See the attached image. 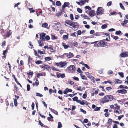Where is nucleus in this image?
Returning a JSON list of instances; mask_svg holds the SVG:
<instances>
[{"mask_svg":"<svg viewBox=\"0 0 128 128\" xmlns=\"http://www.w3.org/2000/svg\"><path fill=\"white\" fill-rule=\"evenodd\" d=\"M112 96L108 95L104 96L100 99V102L101 103L104 104L112 101L114 99Z\"/></svg>","mask_w":128,"mask_h":128,"instance_id":"obj_1","label":"nucleus"},{"mask_svg":"<svg viewBox=\"0 0 128 128\" xmlns=\"http://www.w3.org/2000/svg\"><path fill=\"white\" fill-rule=\"evenodd\" d=\"M98 43L97 45L98 47H104L106 46L107 43L106 42L103 41L102 40L98 41Z\"/></svg>","mask_w":128,"mask_h":128,"instance_id":"obj_2","label":"nucleus"},{"mask_svg":"<svg viewBox=\"0 0 128 128\" xmlns=\"http://www.w3.org/2000/svg\"><path fill=\"white\" fill-rule=\"evenodd\" d=\"M104 10L102 7H100L98 8L96 13L98 15H100L104 14Z\"/></svg>","mask_w":128,"mask_h":128,"instance_id":"obj_3","label":"nucleus"},{"mask_svg":"<svg viewBox=\"0 0 128 128\" xmlns=\"http://www.w3.org/2000/svg\"><path fill=\"white\" fill-rule=\"evenodd\" d=\"M67 63L66 61L64 62H60L58 63H56V64L57 66H60V67H63L65 65H66Z\"/></svg>","mask_w":128,"mask_h":128,"instance_id":"obj_4","label":"nucleus"},{"mask_svg":"<svg viewBox=\"0 0 128 128\" xmlns=\"http://www.w3.org/2000/svg\"><path fill=\"white\" fill-rule=\"evenodd\" d=\"M67 68L71 72H73L76 69L75 66L73 65L70 66L68 67Z\"/></svg>","mask_w":128,"mask_h":128,"instance_id":"obj_5","label":"nucleus"},{"mask_svg":"<svg viewBox=\"0 0 128 128\" xmlns=\"http://www.w3.org/2000/svg\"><path fill=\"white\" fill-rule=\"evenodd\" d=\"M69 5L70 3L68 2H65L64 4L62 6V10H64V8H65L66 7L68 6V8H69Z\"/></svg>","mask_w":128,"mask_h":128,"instance_id":"obj_6","label":"nucleus"},{"mask_svg":"<svg viewBox=\"0 0 128 128\" xmlns=\"http://www.w3.org/2000/svg\"><path fill=\"white\" fill-rule=\"evenodd\" d=\"M122 58H125L128 56V52H122L120 55Z\"/></svg>","mask_w":128,"mask_h":128,"instance_id":"obj_7","label":"nucleus"},{"mask_svg":"<svg viewBox=\"0 0 128 128\" xmlns=\"http://www.w3.org/2000/svg\"><path fill=\"white\" fill-rule=\"evenodd\" d=\"M46 34L44 32L41 33L40 34V40H42V41H44L45 40V36Z\"/></svg>","mask_w":128,"mask_h":128,"instance_id":"obj_8","label":"nucleus"},{"mask_svg":"<svg viewBox=\"0 0 128 128\" xmlns=\"http://www.w3.org/2000/svg\"><path fill=\"white\" fill-rule=\"evenodd\" d=\"M72 26L74 28H78L79 26L78 23L76 22H73L72 21Z\"/></svg>","mask_w":128,"mask_h":128,"instance_id":"obj_9","label":"nucleus"},{"mask_svg":"<svg viewBox=\"0 0 128 128\" xmlns=\"http://www.w3.org/2000/svg\"><path fill=\"white\" fill-rule=\"evenodd\" d=\"M117 92L119 93L123 94H125L127 93V90L124 89L118 90H117Z\"/></svg>","mask_w":128,"mask_h":128,"instance_id":"obj_10","label":"nucleus"},{"mask_svg":"<svg viewBox=\"0 0 128 128\" xmlns=\"http://www.w3.org/2000/svg\"><path fill=\"white\" fill-rule=\"evenodd\" d=\"M72 21L68 20H66L65 22V24H64L65 26H67V25H66V24L70 26H72Z\"/></svg>","mask_w":128,"mask_h":128,"instance_id":"obj_11","label":"nucleus"},{"mask_svg":"<svg viewBox=\"0 0 128 128\" xmlns=\"http://www.w3.org/2000/svg\"><path fill=\"white\" fill-rule=\"evenodd\" d=\"M94 14L95 11L94 10H91L89 12V14L91 17H92L94 16Z\"/></svg>","mask_w":128,"mask_h":128,"instance_id":"obj_12","label":"nucleus"},{"mask_svg":"<svg viewBox=\"0 0 128 128\" xmlns=\"http://www.w3.org/2000/svg\"><path fill=\"white\" fill-rule=\"evenodd\" d=\"M42 68H45L47 70H49L50 68V66L48 65H46L45 64H43L42 66Z\"/></svg>","mask_w":128,"mask_h":128,"instance_id":"obj_13","label":"nucleus"},{"mask_svg":"<svg viewBox=\"0 0 128 128\" xmlns=\"http://www.w3.org/2000/svg\"><path fill=\"white\" fill-rule=\"evenodd\" d=\"M114 82L115 84H122V81L118 79H115L114 80Z\"/></svg>","mask_w":128,"mask_h":128,"instance_id":"obj_14","label":"nucleus"},{"mask_svg":"<svg viewBox=\"0 0 128 128\" xmlns=\"http://www.w3.org/2000/svg\"><path fill=\"white\" fill-rule=\"evenodd\" d=\"M42 41V40H38V42L39 44V46H42L44 45Z\"/></svg>","mask_w":128,"mask_h":128,"instance_id":"obj_15","label":"nucleus"},{"mask_svg":"<svg viewBox=\"0 0 128 128\" xmlns=\"http://www.w3.org/2000/svg\"><path fill=\"white\" fill-rule=\"evenodd\" d=\"M81 16L83 18L86 19L87 20L90 19L88 16L84 14H82L81 15Z\"/></svg>","mask_w":128,"mask_h":128,"instance_id":"obj_16","label":"nucleus"},{"mask_svg":"<svg viewBox=\"0 0 128 128\" xmlns=\"http://www.w3.org/2000/svg\"><path fill=\"white\" fill-rule=\"evenodd\" d=\"M64 10H62V9L60 12H58L56 14V16L58 17L60 16L64 12Z\"/></svg>","mask_w":128,"mask_h":128,"instance_id":"obj_17","label":"nucleus"},{"mask_svg":"<svg viewBox=\"0 0 128 128\" xmlns=\"http://www.w3.org/2000/svg\"><path fill=\"white\" fill-rule=\"evenodd\" d=\"M94 35L96 36H100L102 35V32H96L94 34Z\"/></svg>","mask_w":128,"mask_h":128,"instance_id":"obj_18","label":"nucleus"},{"mask_svg":"<svg viewBox=\"0 0 128 128\" xmlns=\"http://www.w3.org/2000/svg\"><path fill=\"white\" fill-rule=\"evenodd\" d=\"M11 33L10 32V31L9 30L8 32L6 34V35H4V36H6V37H9L10 35L11 34Z\"/></svg>","mask_w":128,"mask_h":128,"instance_id":"obj_19","label":"nucleus"},{"mask_svg":"<svg viewBox=\"0 0 128 128\" xmlns=\"http://www.w3.org/2000/svg\"><path fill=\"white\" fill-rule=\"evenodd\" d=\"M119 88H123V89H127L128 88V87L126 86H124V85H121L119 86Z\"/></svg>","mask_w":128,"mask_h":128,"instance_id":"obj_20","label":"nucleus"},{"mask_svg":"<svg viewBox=\"0 0 128 128\" xmlns=\"http://www.w3.org/2000/svg\"><path fill=\"white\" fill-rule=\"evenodd\" d=\"M62 45L63 46L64 48L66 49L68 48L69 47V45H66V44L64 43H62Z\"/></svg>","mask_w":128,"mask_h":128,"instance_id":"obj_21","label":"nucleus"},{"mask_svg":"<svg viewBox=\"0 0 128 128\" xmlns=\"http://www.w3.org/2000/svg\"><path fill=\"white\" fill-rule=\"evenodd\" d=\"M50 110L52 112L54 113L56 115H58V112L54 109H52V108H51V109Z\"/></svg>","mask_w":128,"mask_h":128,"instance_id":"obj_22","label":"nucleus"},{"mask_svg":"<svg viewBox=\"0 0 128 128\" xmlns=\"http://www.w3.org/2000/svg\"><path fill=\"white\" fill-rule=\"evenodd\" d=\"M76 32H74L73 33H72L70 34V35L71 36H72L74 37H75L76 38H78V36L77 35V36H76Z\"/></svg>","mask_w":128,"mask_h":128,"instance_id":"obj_23","label":"nucleus"},{"mask_svg":"<svg viewBox=\"0 0 128 128\" xmlns=\"http://www.w3.org/2000/svg\"><path fill=\"white\" fill-rule=\"evenodd\" d=\"M128 21L127 20H125L121 24V25L123 26H125L124 24L128 23Z\"/></svg>","mask_w":128,"mask_h":128,"instance_id":"obj_24","label":"nucleus"},{"mask_svg":"<svg viewBox=\"0 0 128 128\" xmlns=\"http://www.w3.org/2000/svg\"><path fill=\"white\" fill-rule=\"evenodd\" d=\"M4 31L2 28H0V33H1L2 35L4 36Z\"/></svg>","mask_w":128,"mask_h":128,"instance_id":"obj_25","label":"nucleus"},{"mask_svg":"<svg viewBox=\"0 0 128 128\" xmlns=\"http://www.w3.org/2000/svg\"><path fill=\"white\" fill-rule=\"evenodd\" d=\"M114 105L115 106V107H114L115 110H119L120 109V106L118 105L117 104H114Z\"/></svg>","mask_w":128,"mask_h":128,"instance_id":"obj_26","label":"nucleus"},{"mask_svg":"<svg viewBox=\"0 0 128 128\" xmlns=\"http://www.w3.org/2000/svg\"><path fill=\"white\" fill-rule=\"evenodd\" d=\"M56 4L57 6H61L62 4L60 1H57L56 2Z\"/></svg>","mask_w":128,"mask_h":128,"instance_id":"obj_27","label":"nucleus"},{"mask_svg":"<svg viewBox=\"0 0 128 128\" xmlns=\"http://www.w3.org/2000/svg\"><path fill=\"white\" fill-rule=\"evenodd\" d=\"M29 47L30 48L32 49L34 48L31 42L30 41L29 42Z\"/></svg>","mask_w":128,"mask_h":128,"instance_id":"obj_28","label":"nucleus"},{"mask_svg":"<svg viewBox=\"0 0 128 128\" xmlns=\"http://www.w3.org/2000/svg\"><path fill=\"white\" fill-rule=\"evenodd\" d=\"M73 54L70 52L69 54H68V55L67 56V57L70 58L72 57L73 56Z\"/></svg>","mask_w":128,"mask_h":128,"instance_id":"obj_29","label":"nucleus"},{"mask_svg":"<svg viewBox=\"0 0 128 128\" xmlns=\"http://www.w3.org/2000/svg\"><path fill=\"white\" fill-rule=\"evenodd\" d=\"M48 26V24L46 23H44L42 24V26L43 27L47 28Z\"/></svg>","mask_w":128,"mask_h":128,"instance_id":"obj_30","label":"nucleus"},{"mask_svg":"<svg viewBox=\"0 0 128 128\" xmlns=\"http://www.w3.org/2000/svg\"><path fill=\"white\" fill-rule=\"evenodd\" d=\"M102 35H106V36H108L109 37V39H110V36L108 34V33H104V32H102Z\"/></svg>","mask_w":128,"mask_h":128,"instance_id":"obj_31","label":"nucleus"},{"mask_svg":"<svg viewBox=\"0 0 128 128\" xmlns=\"http://www.w3.org/2000/svg\"><path fill=\"white\" fill-rule=\"evenodd\" d=\"M44 59L46 61H49L51 60V58L50 57H47L45 58Z\"/></svg>","mask_w":128,"mask_h":128,"instance_id":"obj_32","label":"nucleus"},{"mask_svg":"<svg viewBox=\"0 0 128 128\" xmlns=\"http://www.w3.org/2000/svg\"><path fill=\"white\" fill-rule=\"evenodd\" d=\"M14 88L16 92H18L19 90V88L15 84L14 85Z\"/></svg>","mask_w":128,"mask_h":128,"instance_id":"obj_33","label":"nucleus"},{"mask_svg":"<svg viewBox=\"0 0 128 128\" xmlns=\"http://www.w3.org/2000/svg\"><path fill=\"white\" fill-rule=\"evenodd\" d=\"M34 55L35 56L40 58V57L39 55V54L37 53V52L36 50H34Z\"/></svg>","mask_w":128,"mask_h":128,"instance_id":"obj_34","label":"nucleus"},{"mask_svg":"<svg viewBox=\"0 0 128 128\" xmlns=\"http://www.w3.org/2000/svg\"><path fill=\"white\" fill-rule=\"evenodd\" d=\"M35 62L36 64H42V61L40 60H38Z\"/></svg>","mask_w":128,"mask_h":128,"instance_id":"obj_35","label":"nucleus"},{"mask_svg":"<svg viewBox=\"0 0 128 128\" xmlns=\"http://www.w3.org/2000/svg\"><path fill=\"white\" fill-rule=\"evenodd\" d=\"M89 78H90L92 81H95V78L92 76L89 75Z\"/></svg>","mask_w":128,"mask_h":128,"instance_id":"obj_36","label":"nucleus"},{"mask_svg":"<svg viewBox=\"0 0 128 128\" xmlns=\"http://www.w3.org/2000/svg\"><path fill=\"white\" fill-rule=\"evenodd\" d=\"M118 74L122 78H123L124 77V73L122 72H119Z\"/></svg>","mask_w":128,"mask_h":128,"instance_id":"obj_37","label":"nucleus"},{"mask_svg":"<svg viewBox=\"0 0 128 128\" xmlns=\"http://www.w3.org/2000/svg\"><path fill=\"white\" fill-rule=\"evenodd\" d=\"M14 106H17L18 105L17 101L16 98L14 99Z\"/></svg>","mask_w":128,"mask_h":128,"instance_id":"obj_38","label":"nucleus"},{"mask_svg":"<svg viewBox=\"0 0 128 128\" xmlns=\"http://www.w3.org/2000/svg\"><path fill=\"white\" fill-rule=\"evenodd\" d=\"M52 69L53 70H55L58 71H60L57 70L56 68L54 67V66H52L51 67Z\"/></svg>","mask_w":128,"mask_h":128,"instance_id":"obj_39","label":"nucleus"},{"mask_svg":"<svg viewBox=\"0 0 128 128\" xmlns=\"http://www.w3.org/2000/svg\"><path fill=\"white\" fill-rule=\"evenodd\" d=\"M112 90V88L110 87H108L106 88V90L107 91V92H110V90Z\"/></svg>","mask_w":128,"mask_h":128,"instance_id":"obj_40","label":"nucleus"},{"mask_svg":"<svg viewBox=\"0 0 128 128\" xmlns=\"http://www.w3.org/2000/svg\"><path fill=\"white\" fill-rule=\"evenodd\" d=\"M101 107H96L95 108L94 110V111H99L100 110Z\"/></svg>","mask_w":128,"mask_h":128,"instance_id":"obj_41","label":"nucleus"},{"mask_svg":"<svg viewBox=\"0 0 128 128\" xmlns=\"http://www.w3.org/2000/svg\"><path fill=\"white\" fill-rule=\"evenodd\" d=\"M57 37H56L55 35H52L51 38L52 40H55L57 39Z\"/></svg>","mask_w":128,"mask_h":128,"instance_id":"obj_42","label":"nucleus"},{"mask_svg":"<svg viewBox=\"0 0 128 128\" xmlns=\"http://www.w3.org/2000/svg\"><path fill=\"white\" fill-rule=\"evenodd\" d=\"M83 80H87V78L86 76L84 75H83L82 74H80Z\"/></svg>","mask_w":128,"mask_h":128,"instance_id":"obj_43","label":"nucleus"},{"mask_svg":"<svg viewBox=\"0 0 128 128\" xmlns=\"http://www.w3.org/2000/svg\"><path fill=\"white\" fill-rule=\"evenodd\" d=\"M120 8L122 9H123V10H125V8H124V7L123 6L122 4V3H120Z\"/></svg>","mask_w":128,"mask_h":128,"instance_id":"obj_44","label":"nucleus"},{"mask_svg":"<svg viewBox=\"0 0 128 128\" xmlns=\"http://www.w3.org/2000/svg\"><path fill=\"white\" fill-rule=\"evenodd\" d=\"M77 10L78 12L80 13H81L82 12V10L80 8H77Z\"/></svg>","mask_w":128,"mask_h":128,"instance_id":"obj_45","label":"nucleus"},{"mask_svg":"<svg viewBox=\"0 0 128 128\" xmlns=\"http://www.w3.org/2000/svg\"><path fill=\"white\" fill-rule=\"evenodd\" d=\"M112 122V120L111 118H109L108 121L107 123L110 124L109 125H110Z\"/></svg>","mask_w":128,"mask_h":128,"instance_id":"obj_46","label":"nucleus"},{"mask_svg":"<svg viewBox=\"0 0 128 128\" xmlns=\"http://www.w3.org/2000/svg\"><path fill=\"white\" fill-rule=\"evenodd\" d=\"M36 96H37L42 97L43 96V95L40 93L37 92L36 93Z\"/></svg>","mask_w":128,"mask_h":128,"instance_id":"obj_47","label":"nucleus"},{"mask_svg":"<svg viewBox=\"0 0 128 128\" xmlns=\"http://www.w3.org/2000/svg\"><path fill=\"white\" fill-rule=\"evenodd\" d=\"M62 126L61 123L60 122H59L58 123V128H60Z\"/></svg>","mask_w":128,"mask_h":128,"instance_id":"obj_48","label":"nucleus"},{"mask_svg":"<svg viewBox=\"0 0 128 128\" xmlns=\"http://www.w3.org/2000/svg\"><path fill=\"white\" fill-rule=\"evenodd\" d=\"M68 34H67V35H64L63 36V38L64 39H67L68 38Z\"/></svg>","mask_w":128,"mask_h":128,"instance_id":"obj_49","label":"nucleus"},{"mask_svg":"<svg viewBox=\"0 0 128 128\" xmlns=\"http://www.w3.org/2000/svg\"><path fill=\"white\" fill-rule=\"evenodd\" d=\"M121 33L120 30L116 31L115 32V34L116 35H119Z\"/></svg>","mask_w":128,"mask_h":128,"instance_id":"obj_50","label":"nucleus"},{"mask_svg":"<svg viewBox=\"0 0 128 128\" xmlns=\"http://www.w3.org/2000/svg\"><path fill=\"white\" fill-rule=\"evenodd\" d=\"M107 27V26L106 24H104L102 26L101 28L102 29L106 28Z\"/></svg>","mask_w":128,"mask_h":128,"instance_id":"obj_51","label":"nucleus"},{"mask_svg":"<svg viewBox=\"0 0 128 128\" xmlns=\"http://www.w3.org/2000/svg\"><path fill=\"white\" fill-rule=\"evenodd\" d=\"M85 9H88L89 10H90L91 8L89 6H85Z\"/></svg>","mask_w":128,"mask_h":128,"instance_id":"obj_52","label":"nucleus"},{"mask_svg":"<svg viewBox=\"0 0 128 128\" xmlns=\"http://www.w3.org/2000/svg\"><path fill=\"white\" fill-rule=\"evenodd\" d=\"M99 87L100 88H102V90L104 92H106L105 91L104 89V87L103 86H99Z\"/></svg>","mask_w":128,"mask_h":128,"instance_id":"obj_53","label":"nucleus"},{"mask_svg":"<svg viewBox=\"0 0 128 128\" xmlns=\"http://www.w3.org/2000/svg\"><path fill=\"white\" fill-rule=\"evenodd\" d=\"M82 32L81 30H79L77 31V33L78 36V35H80L81 34Z\"/></svg>","mask_w":128,"mask_h":128,"instance_id":"obj_54","label":"nucleus"},{"mask_svg":"<svg viewBox=\"0 0 128 128\" xmlns=\"http://www.w3.org/2000/svg\"><path fill=\"white\" fill-rule=\"evenodd\" d=\"M70 17L71 20H73L74 19L73 15L72 14H70Z\"/></svg>","mask_w":128,"mask_h":128,"instance_id":"obj_55","label":"nucleus"},{"mask_svg":"<svg viewBox=\"0 0 128 128\" xmlns=\"http://www.w3.org/2000/svg\"><path fill=\"white\" fill-rule=\"evenodd\" d=\"M60 76L62 78H64L65 77V76L64 74H61L60 73Z\"/></svg>","mask_w":128,"mask_h":128,"instance_id":"obj_56","label":"nucleus"},{"mask_svg":"<svg viewBox=\"0 0 128 128\" xmlns=\"http://www.w3.org/2000/svg\"><path fill=\"white\" fill-rule=\"evenodd\" d=\"M77 71L80 74H82V71L81 70L80 68H78V69Z\"/></svg>","mask_w":128,"mask_h":128,"instance_id":"obj_57","label":"nucleus"},{"mask_svg":"<svg viewBox=\"0 0 128 128\" xmlns=\"http://www.w3.org/2000/svg\"><path fill=\"white\" fill-rule=\"evenodd\" d=\"M68 88H66L65 90H64L63 93L64 94H67L68 92V91L67 90Z\"/></svg>","mask_w":128,"mask_h":128,"instance_id":"obj_58","label":"nucleus"},{"mask_svg":"<svg viewBox=\"0 0 128 128\" xmlns=\"http://www.w3.org/2000/svg\"><path fill=\"white\" fill-rule=\"evenodd\" d=\"M36 85L37 86L39 84L38 81L37 79H36L35 82Z\"/></svg>","mask_w":128,"mask_h":128,"instance_id":"obj_59","label":"nucleus"},{"mask_svg":"<svg viewBox=\"0 0 128 128\" xmlns=\"http://www.w3.org/2000/svg\"><path fill=\"white\" fill-rule=\"evenodd\" d=\"M50 37L48 36L47 35L45 36V38L46 40H49L50 39Z\"/></svg>","mask_w":128,"mask_h":128,"instance_id":"obj_60","label":"nucleus"},{"mask_svg":"<svg viewBox=\"0 0 128 128\" xmlns=\"http://www.w3.org/2000/svg\"><path fill=\"white\" fill-rule=\"evenodd\" d=\"M80 111L81 112H82L84 114H85L86 113V111L84 110L82 108H80Z\"/></svg>","mask_w":128,"mask_h":128,"instance_id":"obj_61","label":"nucleus"},{"mask_svg":"<svg viewBox=\"0 0 128 128\" xmlns=\"http://www.w3.org/2000/svg\"><path fill=\"white\" fill-rule=\"evenodd\" d=\"M124 116L123 115H120L118 117V118L119 120H120L121 118Z\"/></svg>","mask_w":128,"mask_h":128,"instance_id":"obj_62","label":"nucleus"},{"mask_svg":"<svg viewBox=\"0 0 128 128\" xmlns=\"http://www.w3.org/2000/svg\"><path fill=\"white\" fill-rule=\"evenodd\" d=\"M77 88L76 90H80V91H82V88H81V87L80 86H79L78 88V87H76Z\"/></svg>","mask_w":128,"mask_h":128,"instance_id":"obj_63","label":"nucleus"},{"mask_svg":"<svg viewBox=\"0 0 128 128\" xmlns=\"http://www.w3.org/2000/svg\"><path fill=\"white\" fill-rule=\"evenodd\" d=\"M73 79L74 80L76 81H78L79 80V79L77 77L74 76L73 78Z\"/></svg>","mask_w":128,"mask_h":128,"instance_id":"obj_64","label":"nucleus"}]
</instances>
